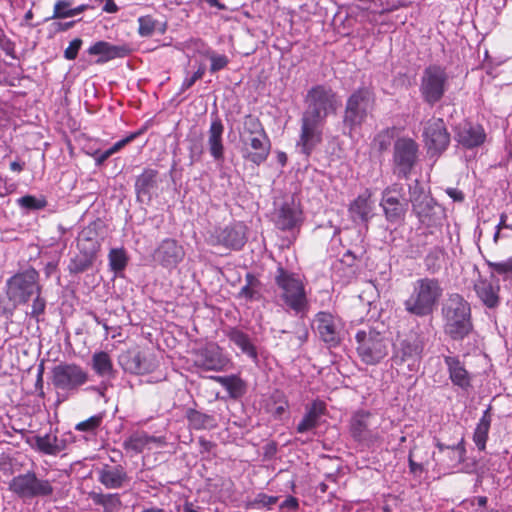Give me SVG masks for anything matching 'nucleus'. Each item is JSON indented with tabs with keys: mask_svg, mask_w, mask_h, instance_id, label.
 I'll use <instances>...</instances> for the list:
<instances>
[{
	"mask_svg": "<svg viewBox=\"0 0 512 512\" xmlns=\"http://www.w3.org/2000/svg\"><path fill=\"white\" fill-rule=\"evenodd\" d=\"M184 251L173 239H164L153 253V259L164 267L175 266L182 260Z\"/></svg>",
	"mask_w": 512,
	"mask_h": 512,
	"instance_id": "nucleus-25",
	"label": "nucleus"
},
{
	"mask_svg": "<svg viewBox=\"0 0 512 512\" xmlns=\"http://www.w3.org/2000/svg\"><path fill=\"white\" fill-rule=\"evenodd\" d=\"M258 284V279L254 275L248 273L246 275V284L241 288L240 294L249 300L257 299L258 292L256 287Z\"/></svg>",
	"mask_w": 512,
	"mask_h": 512,
	"instance_id": "nucleus-51",
	"label": "nucleus"
},
{
	"mask_svg": "<svg viewBox=\"0 0 512 512\" xmlns=\"http://www.w3.org/2000/svg\"><path fill=\"white\" fill-rule=\"evenodd\" d=\"M314 322L316 331L323 342L330 347H335L340 343L343 327L339 318L327 312H319Z\"/></svg>",
	"mask_w": 512,
	"mask_h": 512,
	"instance_id": "nucleus-16",
	"label": "nucleus"
},
{
	"mask_svg": "<svg viewBox=\"0 0 512 512\" xmlns=\"http://www.w3.org/2000/svg\"><path fill=\"white\" fill-rule=\"evenodd\" d=\"M325 405L321 401L313 402L307 409L302 420L298 423V433L308 432L318 426L319 417L324 413Z\"/></svg>",
	"mask_w": 512,
	"mask_h": 512,
	"instance_id": "nucleus-34",
	"label": "nucleus"
},
{
	"mask_svg": "<svg viewBox=\"0 0 512 512\" xmlns=\"http://www.w3.org/2000/svg\"><path fill=\"white\" fill-rule=\"evenodd\" d=\"M374 105V92L366 86L356 89L347 98L343 125L345 129L349 130V135L362 126L373 111Z\"/></svg>",
	"mask_w": 512,
	"mask_h": 512,
	"instance_id": "nucleus-5",
	"label": "nucleus"
},
{
	"mask_svg": "<svg viewBox=\"0 0 512 512\" xmlns=\"http://www.w3.org/2000/svg\"><path fill=\"white\" fill-rule=\"evenodd\" d=\"M488 503V498L486 496H478V497H472L469 499L463 500L459 504V508L465 510V511H473L478 509H484Z\"/></svg>",
	"mask_w": 512,
	"mask_h": 512,
	"instance_id": "nucleus-53",
	"label": "nucleus"
},
{
	"mask_svg": "<svg viewBox=\"0 0 512 512\" xmlns=\"http://www.w3.org/2000/svg\"><path fill=\"white\" fill-rule=\"evenodd\" d=\"M227 337L229 341L241 351V353L246 355L255 363L258 361L257 349L248 334L239 328H231L227 332Z\"/></svg>",
	"mask_w": 512,
	"mask_h": 512,
	"instance_id": "nucleus-33",
	"label": "nucleus"
},
{
	"mask_svg": "<svg viewBox=\"0 0 512 512\" xmlns=\"http://www.w3.org/2000/svg\"><path fill=\"white\" fill-rule=\"evenodd\" d=\"M20 207L27 210H40L46 207L47 202L45 199H37L33 195H25L17 200Z\"/></svg>",
	"mask_w": 512,
	"mask_h": 512,
	"instance_id": "nucleus-52",
	"label": "nucleus"
},
{
	"mask_svg": "<svg viewBox=\"0 0 512 512\" xmlns=\"http://www.w3.org/2000/svg\"><path fill=\"white\" fill-rule=\"evenodd\" d=\"M98 481L107 489H119L129 483L130 477L121 464H103L98 471Z\"/></svg>",
	"mask_w": 512,
	"mask_h": 512,
	"instance_id": "nucleus-24",
	"label": "nucleus"
},
{
	"mask_svg": "<svg viewBox=\"0 0 512 512\" xmlns=\"http://www.w3.org/2000/svg\"><path fill=\"white\" fill-rule=\"evenodd\" d=\"M448 85L446 70L438 65H430L422 73L419 90L424 102L433 106L442 99Z\"/></svg>",
	"mask_w": 512,
	"mask_h": 512,
	"instance_id": "nucleus-10",
	"label": "nucleus"
},
{
	"mask_svg": "<svg viewBox=\"0 0 512 512\" xmlns=\"http://www.w3.org/2000/svg\"><path fill=\"white\" fill-rule=\"evenodd\" d=\"M423 141L431 155H440L450 143V134L441 118H431L424 124Z\"/></svg>",
	"mask_w": 512,
	"mask_h": 512,
	"instance_id": "nucleus-15",
	"label": "nucleus"
},
{
	"mask_svg": "<svg viewBox=\"0 0 512 512\" xmlns=\"http://www.w3.org/2000/svg\"><path fill=\"white\" fill-rule=\"evenodd\" d=\"M88 381V372L77 363L61 362L52 369V384L57 389L78 391Z\"/></svg>",
	"mask_w": 512,
	"mask_h": 512,
	"instance_id": "nucleus-11",
	"label": "nucleus"
},
{
	"mask_svg": "<svg viewBox=\"0 0 512 512\" xmlns=\"http://www.w3.org/2000/svg\"><path fill=\"white\" fill-rule=\"evenodd\" d=\"M26 443L35 451L50 456L58 455L67 447L66 440L60 439L56 433L35 435L31 438H27Z\"/></svg>",
	"mask_w": 512,
	"mask_h": 512,
	"instance_id": "nucleus-22",
	"label": "nucleus"
},
{
	"mask_svg": "<svg viewBox=\"0 0 512 512\" xmlns=\"http://www.w3.org/2000/svg\"><path fill=\"white\" fill-rule=\"evenodd\" d=\"M507 216L505 214H502L500 217V222L496 226V231L493 236L494 243H497L500 237H506L505 234H501V230L504 229V227H508V224H506Z\"/></svg>",
	"mask_w": 512,
	"mask_h": 512,
	"instance_id": "nucleus-61",
	"label": "nucleus"
},
{
	"mask_svg": "<svg viewBox=\"0 0 512 512\" xmlns=\"http://www.w3.org/2000/svg\"><path fill=\"white\" fill-rule=\"evenodd\" d=\"M96 258L83 255L79 252L71 262L70 270L74 273H82L88 270L94 263Z\"/></svg>",
	"mask_w": 512,
	"mask_h": 512,
	"instance_id": "nucleus-49",
	"label": "nucleus"
},
{
	"mask_svg": "<svg viewBox=\"0 0 512 512\" xmlns=\"http://www.w3.org/2000/svg\"><path fill=\"white\" fill-rule=\"evenodd\" d=\"M155 442H157L156 437L150 436L144 431H136L124 440L122 446L126 451L139 454L149 447L151 443Z\"/></svg>",
	"mask_w": 512,
	"mask_h": 512,
	"instance_id": "nucleus-36",
	"label": "nucleus"
},
{
	"mask_svg": "<svg viewBox=\"0 0 512 512\" xmlns=\"http://www.w3.org/2000/svg\"><path fill=\"white\" fill-rule=\"evenodd\" d=\"M444 255L443 248L439 246L433 247L425 257V266L428 271L436 272L441 267V260Z\"/></svg>",
	"mask_w": 512,
	"mask_h": 512,
	"instance_id": "nucleus-44",
	"label": "nucleus"
},
{
	"mask_svg": "<svg viewBox=\"0 0 512 512\" xmlns=\"http://www.w3.org/2000/svg\"><path fill=\"white\" fill-rule=\"evenodd\" d=\"M159 172L156 169L145 168L136 178L135 191L138 198L147 197L150 199L151 193L157 189Z\"/></svg>",
	"mask_w": 512,
	"mask_h": 512,
	"instance_id": "nucleus-32",
	"label": "nucleus"
},
{
	"mask_svg": "<svg viewBox=\"0 0 512 512\" xmlns=\"http://www.w3.org/2000/svg\"><path fill=\"white\" fill-rule=\"evenodd\" d=\"M0 47L5 51V53L9 56H13L14 54V44L10 39L4 36L0 41Z\"/></svg>",
	"mask_w": 512,
	"mask_h": 512,
	"instance_id": "nucleus-64",
	"label": "nucleus"
},
{
	"mask_svg": "<svg viewBox=\"0 0 512 512\" xmlns=\"http://www.w3.org/2000/svg\"><path fill=\"white\" fill-rule=\"evenodd\" d=\"M210 242L229 249H241L246 242V227L238 222L225 228L215 229L210 236Z\"/></svg>",
	"mask_w": 512,
	"mask_h": 512,
	"instance_id": "nucleus-17",
	"label": "nucleus"
},
{
	"mask_svg": "<svg viewBox=\"0 0 512 512\" xmlns=\"http://www.w3.org/2000/svg\"><path fill=\"white\" fill-rule=\"evenodd\" d=\"M72 17L71 3L67 0H58L54 5L52 19Z\"/></svg>",
	"mask_w": 512,
	"mask_h": 512,
	"instance_id": "nucleus-54",
	"label": "nucleus"
},
{
	"mask_svg": "<svg viewBox=\"0 0 512 512\" xmlns=\"http://www.w3.org/2000/svg\"><path fill=\"white\" fill-rule=\"evenodd\" d=\"M243 143L253 150L245 152V159L256 165H260L266 161L271 149L270 139L266 133L243 136Z\"/></svg>",
	"mask_w": 512,
	"mask_h": 512,
	"instance_id": "nucleus-19",
	"label": "nucleus"
},
{
	"mask_svg": "<svg viewBox=\"0 0 512 512\" xmlns=\"http://www.w3.org/2000/svg\"><path fill=\"white\" fill-rule=\"evenodd\" d=\"M444 332L453 340H463L468 336L473 325L470 304L459 294H450L442 308Z\"/></svg>",
	"mask_w": 512,
	"mask_h": 512,
	"instance_id": "nucleus-4",
	"label": "nucleus"
},
{
	"mask_svg": "<svg viewBox=\"0 0 512 512\" xmlns=\"http://www.w3.org/2000/svg\"><path fill=\"white\" fill-rule=\"evenodd\" d=\"M92 369L100 377H113L114 366L110 355L105 351L95 352L92 355Z\"/></svg>",
	"mask_w": 512,
	"mask_h": 512,
	"instance_id": "nucleus-38",
	"label": "nucleus"
},
{
	"mask_svg": "<svg viewBox=\"0 0 512 512\" xmlns=\"http://www.w3.org/2000/svg\"><path fill=\"white\" fill-rule=\"evenodd\" d=\"M120 367L133 375L153 373L159 367L157 356L149 349L134 346L122 351L118 356Z\"/></svg>",
	"mask_w": 512,
	"mask_h": 512,
	"instance_id": "nucleus-8",
	"label": "nucleus"
},
{
	"mask_svg": "<svg viewBox=\"0 0 512 512\" xmlns=\"http://www.w3.org/2000/svg\"><path fill=\"white\" fill-rule=\"evenodd\" d=\"M148 123H145L141 128H139L137 131L129 133L126 137L123 139L117 141L114 143L109 149L108 153L111 154V156L117 152H119L122 148H124L129 143L133 142L138 137L142 136L147 130H148Z\"/></svg>",
	"mask_w": 512,
	"mask_h": 512,
	"instance_id": "nucleus-46",
	"label": "nucleus"
},
{
	"mask_svg": "<svg viewBox=\"0 0 512 512\" xmlns=\"http://www.w3.org/2000/svg\"><path fill=\"white\" fill-rule=\"evenodd\" d=\"M444 288L441 281L434 277H421L411 285V292L403 305L405 311L416 317H427L436 310Z\"/></svg>",
	"mask_w": 512,
	"mask_h": 512,
	"instance_id": "nucleus-3",
	"label": "nucleus"
},
{
	"mask_svg": "<svg viewBox=\"0 0 512 512\" xmlns=\"http://www.w3.org/2000/svg\"><path fill=\"white\" fill-rule=\"evenodd\" d=\"M409 193V201L419 221L427 225L434 224L438 215L442 213L441 207L424 191L418 180L409 186Z\"/></svg>",
	"mask_w": 512,
	"mask_h": 512,
	"instance_id": "nucleus-12",
	"label": "nucleus"
},
{
	"mask_svg": "<svg viewBox=\"0 0 512 512\" xmlns=\"http://www.w3.org/2000/svg\"><path fill=\"white\" fill-rule=\"evenodd\" d=\"M355 339L358 356L367 365H375L388 355L389 340L374 329L359 330Z\"/></svg>",
	"mask_w": 512,
	"mask_h": 512,
	"instance_id": "nucleus-7",
	"label": "nucleus"
},
{
	"mask_svg": "<svg viewBox=\"0 0 512 512\" xmlns=\"http://www.w3.org/2000/svg\"><path fill=\"white\" fill-rule=\"evenodd\" d=\"M138 33L142 37L151 36L157 25V21L151 15H145L138 18Z\"/></svg>",
	"mask_w": 512,
	"mask_h": 512,
	"instance_id": "nucleus-50",
	"label": "nucleus"
},
{
	"mask_svg": "<svg viewBox=\"0 0 512 512\" xmlns=\"http://www.w3.org/2000/svg\"><path fill=\"white\" fill-rule=\"evenodd\" d=\"M148 123H145L141 128H139L137 131L129 133L126 137L123 139L117 141L114 143L109 149L108 153L111 154V156L117 152H119L122 148H124L129 143L133 142L138 137L142 136L147 130H148Z\"/></svg>",
	"mask_w": 512,
	"mask_h": 512,
	"instance_id": "nucleus-47",
	"label": "nucleus"
},
{
	"mask_svg": "<svg viewBox=\"0 0 512 512\" xmlns=\"http://www.w3.org/2000/svg\"><path fill=\"white\" fill-rule=\"evenodd\" d=\"M36 292H43V286L34 267L18 271L6 280L5 293L14 304H27Z\"/></svg>",
	"mask_w": 512,
	"mask_h": 512,
	"instance_id": "nucleus-6",
	"label": "nucleus"
},
{
	"mask_svg": "<svg viewBox=\"0 0 512 512\" xmlns=\"http://www.w3.org/2000/svg\"><path fill=\"white\" fill-rule=\"evenodd\" d=\"M298 506H299V503H298L297 498H295L293 496H289L281 503L280 508H282V509L286 508L289 510H297Z\"/></svg>",
	"mask_w": 512,
	"mask_h": 512,
	"instance_id": "nucleus-63",
	"label": "nucleus"
},
{
	"mask_svg": "<svg viewBox=\"0 0 512 512\" xmlns=\"http://www.w3.org/2000/svg\"><path fill=\"white\" fill-rule=\"evenodd\" d=\"M208 57L211 62L210 70L213 73L225 68L229 62L227 56L215 52H209Z\"/></svg>",
	"mask_w": 512,
	"mask_h": 512,
	"instance_id": "nucleus-58",
	"label": "nucleus"
},
{
	"mask_svg": "<svg viewBox=\"0 0 512 512\" xmlns=\"http://www.w3.org/2000/svg\"><path fill=\"white\" fill-rule=\"evenodd\" d=\"M91 499L96 505H101L105 512H118L121 508L119 494L92 493Z\"/></svg>",
	"mask_w": 512,
	"mask_h": 512,
	"instance_id": "nucleus-41",
	"label": "nucleus"
},
{
	"mask_svg": "<svg viewBox=\"0 0 512 512\" xmlns=\"http://www.w3.org/2000/svg\"><path fill=\"white\" fill-rule=\"evenodd\" d=\"M0 471L5 476H11L14 474L13 470V459L7 455H2L0 457Z\"/></svg>",
	"mask_w": 512,
	"mask_h": 512,
	"instance_id": "nucleus-60",
	"label": "nucleus"
},
{
	"mask_svg": "<svg viewBox=\"0 0 512 512\" xmlns=\"http://www.w3.org/2000/svg\"><path fill=\"white\" fill-rule=\"evenodd\" d=\"M223 132L224 126L222 122L219 119L213 120L208 131L207 145L211 156L216 162H222L224 159Z\"/></svg>",
	"mask_w": 512,
	"mask_h": 512,
	"instance_id": "nucleus-30",
	"label": "nucleus"
},
{
	"mask_svg": "<svg viewBox=\"0 0 512 512\" xmlns=\"http://www.w3.org/2000/svg\"><path fill=\"white\" fill-rule=\"evenodd\" d=\"M455 139L462 147L473 149L485 142L486 133L481 125L464 122L457 126Z\"/></svg>",
	"mask_w": 512,
	"mask_h": 512,
	"instance_id": "nucleus-21",
	"label": "nucleus"
},
{
	"mask_svg": "<svg viewBox=\"0 0 512 512\" xmlns=\"http://www.w3.org/2000/svg\"><path fill=\"white\" fill-rule=\"evenodd\" d=\"M103 422V414H97L83 420L75 425V430L79 432L94 433Z\"/></svg>",
	"mask_w": 512,
	"mask_h": 512,
	"instance_id": "nucleus-48",
	"label": "nucleus"
},
{
	"mask_svg": "<svg viewBox=\"0 0 512 512\" xmlns=\"http://www.w3.org/2000/svg\"><path fill=\"white\" fill-rule=\"evenodd\" d=\"M385 219L392 224H398L405 218L408 201L404 197V188L400 184L386 187L380 201Z\"/></svg>",
	"mask_w": 512,
	"mask_h": 512,
	"instance_id": "nucleus-13",
	"label": "nucleus"
},
{
	"mask_svg": "<svg viewBox=\"0 0 512 512\" xmlns=\"http://www.w3.org/2000/svg\"><path fill=\"white\" fill-rule=\"evenodd\" d=\"M8 489L22 499L49 497L54 492L49 480L38 478L36 473L31 470L14 476L9 482Z\"/></svg>",
	"mask_w": 512,
	"mask_h": 512,
	"instance_id": "nucleus-9",
	"label": "nucleus"
},
{
	"mask_svg": "<svg viewBox=\"0 0 512 512\" xmlns=\"http://www.w3.org/2000/svg\"><path fill=\"white\" fill-rule=\"evenodd\" d=\"M300 211L289 204H284L277 212L276 226L281 230L295 228L300 221Z\"/></svg>",
	"mask_w": 512,
	"mask_h": 512,
	"instance_id": "nucleus-37",
	"label": "nucleus"
},
{
	"mask_svg": "<svg viewBox=\"0 0 512 512\" xmlns=\"http://www.w3.org/2000/svg\"><path fill=\"white\" fill-rule=\"evenodd\" d=\"M306 108L301 117V130L296 143L306 157L322 142L326 118L336 112L340 105L336 92L327 85L318 84L308 90Z\"/></svg>",
	"mask_w": 512,
	"mask_h": 512,
	"instance_id": "nucleus-1",
	"label": "nucleus"
},
{
	"mask_svg": "<svg viewBox=\"0 0 512 512\" xmlns=\"http://www.w3.org/2000/svg\"><path fill=\"white\" fill-rule=\"evenodd\" d=\"M445 364L448 368L449 378L455 386L467 390L471 386V376L458 357L446 356Z\"/></svg>",
	"mask_w": 512,
	"mask_h": 512,
	"instance_id": "nucleus-29",
	"label": "nucleus"
},
{
	"mask_svg": "<svg viewBox=\"0 0 512 512\" xmlns=\"http://www.w3.org/2000/svg\"><path fill=\"white\" fill-rule=\"evenodd\" d=\"M215 425L212 416L194 410V429H207Z\"/></svg>",
	"mask_w": 512,
	"mask_h": 512,
	"instance_id": "nucleus-56",
	"label": "nucleus"
},
{
	"mask_svg": "<svg viewBox=\"0 0 512 512\" xmlns=\"http://www.w3.org/2000/svg\"><path fill=\"white\" fill-rule=\"evenodd\" d=\"M424 346L423 342L417 338L413 340H404L401 343V355L396 356V363L408 362L410 371H414L419 366Z\"/></svg>",
	"mask_w": 512,
	"mask_h": 512,
	"instance_id": "nucleus-28",
	"label": "nucleus"
},
{
	"mask_svg": "<svg viewBox=\"0 0 512 512\" xmlns=\"http://www.w3.org/2000/svg\"><path fill=\"white\" fill-rule=\"evenodd\" d=\"M418 144L411 138H399L393 147L394 173L407 179L418 159Z\"/></svg>",
	"mask_w": 512,
	"mask_h": 512,
	"instance_id": "nucleus-14",
	"label": "nucleus"
},
{
	"mask_svg": "<svg viewBox=\"0 0 512 512\" xmlns=\"http://www.w3.org/2000/svg\"><path fill=\"white\" fill-rule=\"evenodd\" d=\"M229 365V359L223 355L220 347L214 343L194 352V366L204 370L220 371Z\"/></svg>",
	"mask_w": 512,
	"mask_h": 512,
	"instance_id": "nucleus-18",
	"label": "nucleus"
},
{
	"mask_svg": "<svg viewBox=\"0 0 512 512\" xmlns=\"http://www.w3.org/2000/svg\"><path fill=\"white\" fill-rule=\"evenodd\" d=\"M108 259L110 269L115 273L123 271L128 264V257L123 248L111 249Z\"/></svg>",
	"mask_w": 512,
	"mask_h": 512,
	"instance_id": "nucleus-42",
	"label": "nucleus"
},
{
	"mask_svg": "<svg viewBox=\"0 0 512 512\" xmlns=\"http://www.w3.org/2000/svg\"><path fill=\"white\" fill-rule=\"evenodd\" d=\"M495 269L499 273H512V256L505 261L495 264Z\"/></svg>",
	"mask_w": 512,
	"mask_h": 512,
	"instance_id": "nucleus-62",
	"label": "nucleus"
},
{
	"mask_svg": "<svg viewBox=\"0 0 512 512\" xmlns=\"http://www.w3.org/2000/svg\"><path fill=\"white\" fill-rule=\"evenodd\" d=\"M374 208L371 192L366 189L350 204L349 213L354 222L367 224L374 215Z\"/></svg>",
	"mask_w": 512,
	"mask_h": 512,
	"instance_id": "nucleus-26",
	"label": "nucleus"
},
{
	"mask_svg": "<svg viewBox=\"0 0 512 512\" xmlns=\"http://www.w3.org/2000/svg\"><path fill=\"white\" fill-rule=\"evenodd\" d=\"M222 387H224L229 395L233 398L240 397L245 391L244 382L236 375L213 377Z\"/></svg>",
	"mask_w": 512,
	"mask_h": 512,
	"instance_id": "nucleus-40",
	"label": "nucleus"
},
{
	"mask_svg": "<svg viewBox=\"0 0 512 512\" xmlns=\"http://www.w3.org/2000/svg\"><path fill=\"white\" fill-rule=\"evenodd\" d=\"M88 54L99 56L97 64H104L116 58H124L131 53L127 44L114 45L107 41H97L88 48Z\"/></svg>",
	"mask_w": 512,
	"mask_h": 512,
	"instance_id": "nucleus-23",
	"label": "nucleus"
},
{
	"mask_svg": "<svg viewBox=\"0 0 512 512\" xmlns=\"http://www.w3.org/2000/svg\"><path fill=\"white\" fill-rule=\"evenodd\" d=\"M436 447L438 448L440 454H443L448 458L447 466L450 468L456 467L465 459L466 450L463 439H461L457 444L453 445H445L438 441L436 443Z\"/></svg>",
	"mask_w": 512,
	"mask_h": 512,
	"instance_id": "nucleus-35",
	"label": "nucleus"
},
{
	"mask_svg": "<svg viewBox=\"0 0 512 512\" xmlns=\"http://www.w3.org/2000/svg\"><path fill=\"white\" fill-rule=\"evenodd\" d=\"M82 40L80 38H75L73 39L68 47L65 49L64 51V57L67 59V60H74L76 59L77 55H78V52L82 46Z\"/></svg>",
	"mask_w": 512,
	"mask_h": 512,
	"instance_id": "nucleus-59",
	"label": "nucleus"
},
{
	"mask_svg": "<svg viewBox=\"0 0 512 512\" xmlns=\"http://www.w3.org/2000/svg\"><path fill=\"white\" fill-rule=\"evenodd\" d=\"M278 498L276 496H269L264 493L258 494L254 500L248 503V507L255 509L260 506L270 507L277 502Z\"/></svg>",
	"mask_w": 512,
	"mask_h": 512,
	"instance_id": "nucleus-57",
	"label": "nucleus"
},
{
	"mask_svg": "<svg viewBox=\"0 0 512 512\" xmlns=\"http://www.w3.org/2000/svg\"><path fill=\"white\" fill-rule=\"evenodd\" d=\"M244 136L247 135H259L260 133H265L264 128L260 121L253 117L247 116L244 121Z\"/></svg>",
	"mask_w": 512,
	"mask_h": 512,
	"instance_id": "nucleus-55",
	"label": "nucleus"
},
{
	"mask_svg": "<svg viewBox=\"0 0 512 512\" xmlns=\"http://www.w3.org/2000/svg\"><path fill=\"white\" fill-rule=\"evenodd\" d=\"M148 123H145L141 128H139L137 131L129 133L126 137L123 139L117 141L114 143L109 149L108 153L111 154V156L117 152H119L122 148H124L129 143L133 142L138 137L142 136L147 130H148Z\"/></svg>",
	"mask_w": 512,
	"mask_h": 512,
	"instance_id": "nucleus-45",
	"label": "nucleus"
},
{
	"mask_svg": "<svg viewBox=\"0 0 512 512\" xmlns=\"http://www.w3.org/2000/svg\"><path fill=\"white\" fill-rule=\"evenodd\" d=\"M490 426L491 416L489 409H486L480 418L473 434V441L477 448L481 451H483L486 447Z\"/></svg>",
	"mask_w": 512,
	"mask_h": 512,
	"instance_id": "nucleus-39",
	"label": "nucleus"
},
{
	"mask_svg": "<svg viewBox=\"0 0 512 512\" xmlns=\"http://www.w3.org/2000/svg\"><path fill=\"white\" fill-rule=\"evenodd\" d=\"M33 297L31 311L28 315L30 318L35 319L36 322H39L45 314L47 301L42 292H36Z\"/></svg>",
	"mask_w": 512,
	"mask_h": 512,
	"instance_id": "nucleus-43",
	"label": "nucleus"
},
{
	"mask_svg": "<svg viewBox=\"0 0 512 512\" xmlns=\"http://www.w3.org/2000/svg\"><path fill=\"white\" fill-rule=\"evenodd\" d=\"M370 413H356L350 423V433L353 439L365 446L372 445L377 440V434L371 429Z\"/></svg>",
	"mask_w": 512,
	"mask_h": 512,
	"instance_id": "nucleus-20",
	"label": "nucleus"
},
{
	"mask_svg": "<svg viewBox=\"0 0 512 512\" xmlns=\"http://www.w3.org/2000/svg\"><path fill=\"white\" fill-rule=\"evenodd\" d=\"M274 280L275 301L279 306L295 314H304L308 311V297L303 279L299 274L278 266Z\"/></svg>",
	"mask_w": 512,
	"mask_h": 512,
	"instance_id": "nucleus-2",
	"label": "nucleus"
},
{
	"mask_svg": "<svg viewBox=\"0 0 512 512\" xmlns=\"http://www.w3.org/2000/svg\"><path fill=\"white\" fill-rule=\"evenodd\" d=\"M475 292L482 303L490 309L496 308L500 303L498 283L488 280H479L475 283Z\"/></svg>",
	"mask_w": 512,
	"mask_h": 512,
	"instance_id": "nucleus-31",
	"label": "nucleus"
},
{
	"mask_svg": "<svg viewBox=\"0 0 512 512\" xmlns=\"http://www.w3.org/2000/svg\"><path fill=\"white\" fill-rule=\"evenodd\" d=\"M98 223H90L85 227L77 238V247L81 254L90 257H97L101 243L98 238Z\"/></svg>",
	"mask_w": 512,
	"mask_h": 512,
	"instance_id": "nucleus-27",
	"label": "nucleus"
}]
</instances>
